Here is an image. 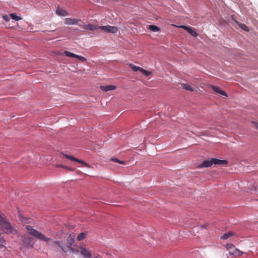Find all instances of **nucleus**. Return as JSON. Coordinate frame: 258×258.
Returning <instances> with one entry per match:
<instances>
[{"label": "nucleus", "mask_w": 258, "mask_h": 258, "mask_svg": "<svg viewBox=\"0 0 258 258\" xmlns=\"http://www.w3.org/2000/svg\"><path fill=\"white\" fill-rule=\"evenodd\" d=\"M26 229L28 230V233L34 237L40 240L46 241L47 245L50 248L55 249V245H58L61 250L64 252H67V250L63 246L62 242L58 241H53L51 238L46 237L42 233L33 229L31 226L26 225Z\"/></svg>", "instance_id": "obj_1"}, {"label": "nucleus", "mask_w": 258, "mask_h": 258, "mask_svg": "<svg viewBox=\"0 0 258 258\" xmlns=\"http://www.w3.org/2000/svg\"><path fill=\"white\" fill-rule=\"evenodd\" d=\"M226 248L231 255H233L235 256H241L244 253L243 252L241 251L240 250L236 248L235 246L232 244H227Z\"/></svg>", "instance_id": "obj_2"}, {"label": "nucleus", "mask_w": 258, "mask_h": 258, "mask_svg": "<svg viewBox=\"0 0 258 258\" xmlns=\"http://www.w3.org/2000/svg\"><path fill=\"white\" fill-rule=\"evenodd\" d=\"M98 28L105 32L111 33L113 34L117 33L118 31V29L116 27L109 25L99 26Z\"/></svg>", "instance_id": "obj_3"}, {"label": "nucleus", "mask_w": 258, "mask_h": 258, "mask_svg": "<svg viewBox=\"0 0 258 258\" xmlns=\"http://www.w3.org/2000/svg\"><path fill=\"white\" fill-rule=\"evenodd\" d=\"M175 26L186 30L193 37H197L198 36V33L195 31V29L191 27L184 25H175Z\"/></svg>", "instance_id": "obj_4"}, {"label": "nucleus", "mask_w": 258, "mask_h": 258, "mask_svg": "<svg viewBox=\"0 0 258 258\" xmlns=\"http://www.w3.org/2000/svg\"><path fill=\"white\" fill-rule=\"evenodd\" d=\"M80 252L82 255H83L85 258H90L91 257L92 254L91 251L85 247L83 246H80Z\"/></svg>", "instance_id": "obj_5"}, {"label": "nucleus", "mask_w": 258, "mask_h": 258, "mask_svg": "<svg viewBox=\"0 0 258 258\" xmlns=\"http://www.w3.org/2000/svg\"><path fill=\"white\" fill-rule=\"evenodd\" d=\"M79 22H82L81 20L77 19H71L67 18L64 19V23L66 25H81L79 24Z\"/></svg>", "instance_id": "obj_6"}, {"label": "nucleus", "mask_w": 258, "mask_h": 258, "mask_svg": "<svg viewBox=\"0 0 258 258\" xmlns=\"http://www.w3.org/2000/svg\"><path fill=\"white\" fill-rule=\"evenodd\" d=\"M66 158L68 159H70L73 161H76V162H77L78 163H81L84 166L86 167H90V166L86 162L81 160H80V159H77L76 158H75L73 156H70V155H67V154H64L63 155Z\"/></svg>", "instance_id": "obj_7"}, {"label": "nucleus", "mask_w": 258, "mask_h": 258, "mask_svg": "<svg viewBox=\"0 0 258 258\" xmlns=\"http://www.w3.org/2000/svg\"><path fill=\"white\" fill-rule=\"evenodd\" d=\"M18 217L19 220L23 224L31 223L32 221V219L23 216L21 213L18 212Z\"/></svg>", "instance_id": "obj_8"}, {"label": "nucleus", "mask_w": 258, "mask_h": 258, "mask_svg": "<svg viewBox=\"0 0 258 258\" xmlns=\"http://www.w3.org/2000/svg\"><path fill=\"white\" fill-rule=\"evenodd\" d=\"M79 26L83 28V29L87 30H95L98 28V27L96 25H93L91 24H87V25H79Z\"/></svg>", "instance_id": "obj_9"}, {"label": "nucleus", "mask_w": 258, "mask_h": 258, "mask_svg": "<svg viewBox=\"0 0 258 258\" xmlns=\"http://www.w3.org/2000/svg\"><path fill=\"white\" fill-rule=\"evenodd\" d=\"M213 164V158L210 160H207L204 161L202 164H201L199 166V168H204V167H211Z\"/></svg>", "instance_id": "obj_10"}, {"label": "nucleus", "mask_w": 258, "mask_h": 258, "mask_svg": "<svg viewBox=\"0 0 258 258\" xmlns=\"http://www.w3.org/2000/svg\"><path fill=\"white\" fill-rule=\"evenodd\" d=\"M100 89L102 91L107 92L110 90H114L116 89V86L114 85L101 86Z\"/></svg>", "instance_id": "obj_11"}, {"label": "nucleus", "mask_w": 258, "mask_h": 258, "mask_svg": "<svg viewBox=\"0 0 258 258\" xmlns=\"http://www.w3.org/2000/svg\"><path fill=\"white\" fill-rule=\"evenodd\" d=\"M213 164H218V165H224L227 164L228 161L225 160H220L216 158H213Z\"/></svg>", "instance_id": "obj_12"}, {"label": "nucleus", "mask_w": 258, "mask_h": 258, "mask_svg": "<svg viewBox=\"0 0 258 258\" xmlns=\"http://www.w3.org/2000/svg\"><path fill=\"white\" fill-rule=\"evenodd\" d=\"M213 90L217 93L223 96H227L226 93L222 90H221L218 87L212 86Z\"/></svg>", "instance_id": "obj_13"}, {"label": "nucleus", "mask_w": 258, "mask_h": 258, "mask_svg": "<svg viewBox=\"0 0 258 258\" xmlns=\"http://www.w3.org/2000/svg\"><path fill=\"white\" fill-rule=\"evenodd\" d=\"M56 13L61 16H66L68 15L66 10L58 8L56 11Z\"/></svg>", "instance_id": "obj_14"}, {"label": "nucleus", "mask_w": 258, "mask_h": 258, "mask_svg": "<svg viewBox=\"0 0 258 258\" xmlns=\"http://www.w3.org/2000/svg\"><path fill=\"white\" fill-rule=\"evenodd\" d=\"M23 242L27 245L31 246V247H33L34 245V243L32 242L31 238L25 237L23 239Z\"/></svg>", "instance_id": "obj_15"}, {"label": "nucleus", "mask_w": 258, "mask_h": 258, "mask_svg": "<svg viewBox=\"0 0 258 258\" xmlns=\"http://www.w3.org/2000/svg\"><path fill=\"white\" fill-rule=\"evenodd\" d=\"M181 86L184 89H185L186 90H187V91H189L190 92H192L194 91V89L192 88V87L188 84H184V83L181 84Z\"/></svg>", "instance_id": "obj_16"}, {"label": "nucleus", "mask_w": 258, "mask_h": 258, "mask_svg": "<svg viewBox=\"0 0 258 258\" xmlns=\"http://www.w3.org/2000/svg\"><path fill=\"white\" fill-rule=\"evenodd\" d=\"M234 235V233L232 232H229L228 233H225L223 235L221 236V239L223 240H226L231 237Z\"/></svg>", "instance_id": "obj_17"}, {"label": "nucleus", "mask_w": 258, "mask_h": 258, "mask_svg": "<svg viewBox=\"0 0 258 258\" xmlns=\"http://www.w3.org/2000/svg\"><path fill=\"white\" fill-rule=\"evenodd\" d=\"M148 28L152 32H158L160 30L159 27L153 25H149Z\"/></svg>", "instance_id": "obj_18"}, {"label": "nucleus", "mask_w": 258, "mask_h": 258, "mask_svg": "<svg viewBox=\"0 0 258 258\" xmlns=\"http://www.w3.org/2000/svg\"><path fill=\"white\" fill-rule=\"evenodd\" d=\"M130 67H131V68L132 69V70L134 71V72H137V71H139L140 72H141V69H142V68L141 67H139L138 66H135L134 64H129Z\"/></svg>", "instance_id": "obj_19"}, {"label": "nucleus", "mask_w": 258, "mask_h": 258, "mask_svg": "<svg viewBox=\"0 0 258 258\" xmlns=\"http://www.w3.org/2000/svg\"><path fill=\"white\" fill-rule=\"evenodd\" d=\"M236 24L238 25L239 27H240L242 29H243L246 31H249L247 26L246 25H245L244 24H242V23H239L237 21H236Z\"/></svg>", "instance_id": "obj_20"}, {"label": "nucleus", "mask_w": 258, "mask_h": 258, "mask_svg": "<svg viewBox=\"0 0 258 258\" xmlns=\"http://www.w3.org/2000/svg\"><path fill=\"white\" fill-rule=\"evenodd\" d=\"M63 53L67 56L70 57H75V58H76V55H77V54H76L75 53H73L72 52H69V51H67V50L64 51Z\"/></svg>", "instance_id": "obj_21"}, {"label": "nucleus", "mask_w": 258, "mask_h": 258, "mask_svg": "<svg viewBox=\"0 0 258 258\" xmlns=\"http://www.w3.org/2000/svg\"><path fill=\"white\" fill-rule=\"evenodd\" d=\"M86 235L87 234L86 233H84V232L81 233L79 234L77 239L78 241H81L82 240H83L85 238Z\"/></svg>", "instance_id": "obj_22"}, {"label": "nucleus", "mask_w": 258, "mask_h": 258, "mask_svg": "<svg viewBox=\"0 0 258 258\" xmlns=\"http://www.w3.org/2000/svg\"><path fill=\"white\" fill-rule=\"evenodd\" d=\"M10 17L12 19L16 21H18L22 19L21 17L16 15L15 14H11L10 15Z\"/></svg>", "instance_id": "obj_23"}, {"label": "nucleus", "mask_w": 258, "mask_h": 258, "mask_svg": "<svg viewBox=\"0 0 258 258\" xmlns=\"http://www.w3.org/2000/svg\"><path fill=\"white\" fill-rule=\"evenodd\" d=\"M67 241H68V244H70V246H73L75 245V244H74V243H75L73 239L72 238L71 236H70L68 238Z\"/></svg>", "instance_id": "obj_24"}, {"label": "nucleus", "mask_w": 258, "mask_h": 258, "mask_svg": "<svg viewBox=\"0 0 258 258\" xmlns=\"http://www.w3.org/2000/svg\"><path fill=\"white\" fill-rule=\"evenodd\" d=\"M110 161H113V162H115L116 163H120L121 164H125V162L124 161H120L118 158H110Z\"/></svg>", "instance_id": "obj_25"}, {"label": "nucleus", "mask_w": 258, "mask_h": 258, "mask_svg": "<svg viewBox=\"0 0 258 258\" xmlns=\"http://www.w3.org/2000/svg\"><path fill=\"white\" fill-rule=\"evenodd\" d=\"M141 72L145 76L148 77L151 74V72L148 71H146L143 68L141 69Z\"/></svg>", "instance_id": "obj_26"}, {"label": "nucleus", "mask_w": 258, "mask_h": 258, "mask_svg": "<svg viewBox=\"0 0 258 258\" xmlns=\"http://www.w3.org/2000/svg\"><path fill=\"white\" fill-rule=\"evenodd\" d=\"M76 58L79 59L82 62H85L87 60V59L85 57L77 54L76 55Z\"/></svg>", "instance_id": "obj_27"}, {"label": "nucleus", "mask_w": 258, "mask_h": 258, "mask_svg": "<svg viewBox=\"0 0 258 258\" xmlns=\"http://www.w3.org/2000/svg\"><path fill=\"white\" fill-rule=\"evenodd\" d=\"M3 18L4 19V20L6 21V22H8L10 20V18H9V16L7 15H4L3 16Z\"/></svg>", "instance_id": "obj_28"}, {"label": "nucleus", "mask_w": 258, "mask_h": 258, "mask_svg": "<svg viewBox=\"0 0 258 258\" xmlns=\"http://www.w3.org/2000/svg\"><path fill=\"white\" fill-rule=\"evenodd\" d=\"M251 123L252 124H253V125L258 130V122H256V121H251Z\"/></svg>", "instance_id": "obj_29"}, {"label": "nucleus", "mask_w": 258, "mask_h": 258, "mask_svg": "<svg viewBox=\"0 0 258 258\" xmlns=\"http://www.w3.org/2000/svg\"><path fill=\"white\" fill-rule=\"evenodd\" d=\"M57 167H62V168H65V169H68L69 170H72V169H71L70 168H69V167H68L67 166H66L62 165H59L57 166Z\"/></svg>", "instance_id": "obj_30"}, {"label": "nucleus", "mask_w": 258, "mask_h": 258, "mask_svg": "<svg viewBox=\"0 0 258 258\" xmlns=\"http://www.w3.org/2000/svg\"><path fill=\"white\" fill-rule=\"evenodd\" d=\"M70 250L73 252H80V249H74L73 248H70Z\"/></svg>", "instance_id": "obj_31"}, {"label": "nucleus", "mask_w": 258, "mask_h": 258, "mask_svg": "<svg viewBox=\"0 0 258 258\" xmlns=\"http://www.w3.org/2000/svg\"><path fill=\"white\" fill-rule=\"evenodd\" d=\"M93 258H101V257L99 255L97 254L96 255H94Z\"/></svg>", "instance_id": "obj_32"}, {"label": "nucleus", "mask_w": 258, "mask_h": 258, "mask_svg": "<svg viewBox=\"0 0 258 258\" xmlns=\"http://www.w3.org/2000/svg\"><path fill=\"white\" fill-rule=\"evenodd\" d=\"M200 135H205V134H202Z\"/></svg>", "instance_id": "obj_33"}]
</instances>
